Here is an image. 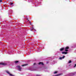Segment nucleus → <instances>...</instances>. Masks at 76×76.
Wrapping results in <instances>:
<instances>
[{
    "mask_svg": "<svg viewBox=\"0 0 76 76\" xmlns=\"http://www.w3.org/2000/svg\"><path fill=\"white\" fill-rule=\"evenodd\" d=\"M10 4L11 5H12V4H13V3H11Z\"/></svg>",
    "mask_w": 76,
    "mask_h": 76,
    "instance_id": "nucleus-18",
    "label": "nucleus"
},
{
    "mask_svg": "<svg viewBox=\"0 0 76 76\" xmlns=\"http://www.w3.org/2000/svg\"><path fill=\"white\" fill-rule=\"evenodd\" d=\"M65 51H68V50H67V49H66L65 50Z\"/></svg>",
    "mask_w": 76,
    "mask_h": 76,
    "instance_id": "nucleus-13",
    "label": "nucleus"
},
{
    "mask_svg": "<svg viewBox=\"0 0 76 76\" xmlns=\"http://www.w3.org/2000/svg\"><path fill=\"white\" fill-rule=\"evenodd\" d=\"M2 1V0H0V2H1Z\"/></svg>",
    "mask_w": 76,
    "mask_h": 76,
    "instance_id": "nucleus-19",
    "label": "nucleus"
},
{
    "mask_svg": "<svg viewBox=\"0 0 76 76\" xmlns=\"http://www.w3.org/2000/svg\"><path fill=\"white\" fill-rule=\"evenodd\" d=\"M34 31H36V30H35V29H34Z\"/></svg>",
    "mask_w": 76,
    "mask_h": 76,
    "instance_id": "nucleus-22",
    "label": "nucleus"
},
{
    "mask_svg": "<svg viewBox=\"0 0 76 76\" xmlns=\"http://www.w3.org/2000/svg\"><path fill=\"white\" fill-rule=\"evenodd\" d=\"M29 23H30V25H31V22H29Z\"/></svg>",
    "mask_w": 76,
    "mask_h": 76,
    "instance_id": "nucleus-20",
    "label": "nucleus"
},
{
    "mask_svg": "<svg viewBox=\"0 0 76 76\" xmlns=\"http://www.w3.org/2000/svg\"><path fill=\"white\" fill-rule=\"evenodd\" d=\"M72 73H71V75H72Z\"/></svg>",
    "mask_w": 76,
    "mask_h": 76,
    "instance_id": "nucleus-23",
    "label": "nucleus"
},
{
    "mask_svg": "<svg viewBox=\"0 0 76 76\" xmlns=\"http://www.w3.org/2000/svg\"><path fill=\"white\" fill-rule=\"evenodd\" d=\"M26 64H24L22 65V66H26Z\"/></svg>",
    "mask_w": 76,
    "mask_h": 76,
    "instance_id": "nucleus-11",
    "label": "nucleus"
},
{
    "mask_svg": "<svg viewBox=\"0 0 76 76\" xmlns=\"http://www.w3.org/2000/svg\"><path fill=\"white\" fill-rule=\"evenodd\" d=\"M57 73V71H55V72H54V74H56V73Z\"/></svg>",
    "mask_w": 76,
    "mask_h": 76,
    "instance_id": "nucleus-8",
    "label": "nucleus"
},
{
    "mask_svg": "<svg viewBox=\"0 0 76 76\" xmlns=\"http://www.w3.org/2000/svg\"><path fill=\"white\" fill-rule=\"evenodd\" d=\"M40 75H36V76H40Z\"/></svg>",
    "mask_w": 76,
    "mask_h": 76,
    "instance_id": "nucleus-14",
    "label": "nucleus"
},
{
    "mask_svg": "<svg viewBox=\"0 0 76 76\" xmlns=\"http://www.w3.org/2000/svg\"><path fill=\"white\" fill-rule=\"evenodd\" d=\"M39 64H41V65H44V64L42 62H40L39 63Z\"/></svg>",
    "mask_w": 76,
    "mask_h": 76,
    "instance_id": "nucleus-5",
    "label": "nucleus"
},
{
    "mask_svg": "<svg viewBox=\"0 0 76 76\" xmlns=\"http://www.w3.org/2000/svg\"><path fill=\"white\" fill-rule=\"evenodd\" d=\"M65 57V56H63L62 57H61L59 58L60 60H61L62 59L64 58Z\"/></svg>",
    "mask_w": 76,
    "mask_h": 76,
    "instance_id": "nucleus-4",
    "label": "nucleus"
},
{
    "mask_svg": "<svg viewBox=\"0 0 76 76\" xmlns=\"http://www.w3.org/2000/svg\"><path fill=\"white\" fill-rule=\"evenodd\" d=\"M35 64H36V63H34V65H35Z\"/></svg>",
    "mask_w": 76,
    "mask_h": 76,
    "instance_id": "nucleus-21",
    "label": "nucleus"
},
{
    "mask_svg": "<svg viewBox=\"0 0 76 76\" xmlns=\"http://www.w3.org/2000/svg\"><path fill=\"white\" fill-rule=\"evenodd\" d=\"M15 63H18V61H15Z\"/></svg>",
    "mask_w": 76,
    "mask_h": 76,
    "instance_id": "nucleus-10",
    "label": "nucleus"
},
{
    "mask_svg": "<svg viewBox=\"0 0 76 76\" xmlns=\"http://www.w3.org/2000/svg\"><path fill=\"white\" fill-rule=\"evenodd\" d=\"M76 66V64H75V66L74 67H75Z\"/></svg>",
    "mask_w": 76,
    "mask_h": 76,
    "instance_id": "nucleus-16",
    "label": "nucleus"
},
{
    "mask_svg": "<svg viewBox=\"0 0 76 76\" xmlns=\"http://www.w3.org/2000/svg\"><path fill=\"white\" fill-rule=\"evenodd\" d=\"M17 68L19 69V71H21V69H22V68H21L20 66H17Z\"/></svg>",
    "mask_w": 76,
    "mask_h": 76,
    "instance_id": "nucleus-3",
    "label": "nucleus"
},
{
    "mask_svg": "<svg viewBox=\"0 0 76 76\" xmlns=\"http://www.w3.org/2000/svg\"><path fill=\"white\" fill-rule=\"evenodd\" d=\"M0 64H1L2 65H3V66H6L7 64L6 63H4L1 62L0 63Z\"/></svg>",
    "mask_w": 76,
    "mask_h": 76,
    "instance_id": "nucleus-2",
    "label": "nucleus"
},
{
    "mask_svg": "<svg viewBox=\"0 0 76 76\" xmlns=\"http://www.w3.org/2000/svg\"><path fill=\"white\" fill-rule=\"evenodd\" d=\"M65 49H69V47H67L65 48Z\"/></svg>",
    "mask_w": 76,
    "mask_h": 76,
    "instance_id": "nucleus-7",
    "label": "nucleus"
},
{
    "mask_svg": "<svg viewBox=\"0 0 76 76\" xmlns=\"http://www.w3.org/2000/svg\"><path fill=\"white\" fill-rule=\"evenodd\" d=\"M67 54V52H65V54Z\"/></svg>",
    "mask_w": 76,
    "mask_h": 76,
    "instance_id": "nucleus-12",
    "label": "nucleus"
},
{
    "mask_svg": "<svg viewBox=\"0 0 76 76\" xmlns=\"http://www.w3.org/2000/svg\"><path fill=\"white\" fill-rule=\"evenodd\" d=\"M34 29V28H33L32 29H30V31H31L32 30H33Z\"/></svg>",
    "mask_w": 76,
    "mask_h": 76,
    "instance_id": "nucleus-17",
    "label": "nucleus"
},
{
    "mask_svg": "<svg viewBox=\"0 0 76 76\" xmlns=\"http://www.w3.org/2000/svg\"><path fill=\"white\" fill-rule=\"evenodd\" d=\"M71 62H72V61H69V62H68V63H71Z\"/></svg>",
    "mask_w": 76,
    "mask_h": 76,
    "instance_id": "nucleus-9",
    "label": "nucleus"
},
{
    "mask_svg": "<svg viewBox=\"0 0 76 76\" xmlns=\"http://www.w3.org/2000/svg\"><path fill=\"white\" fill-rule=\"evenodd\" d=\"M65 52H62V54H65Z\"/></svg>",
    "mask_w": 76,
    "mask_h": 76,
    "instance_id": "nucleus-15",
    "label": "nucleus"
},
{
    "mask_svg": "<svg viewBox=\"0 0 76 76\" xmlns=\"http://www.w3.org/2000/svg\"><path fill=\"white\" fill-rule=\"evenodd\" d=\"M64 50V48H61L60 49V51H63Z\"/></svg>",
    "mask_w": 76,
    "mask_h": 76,
    "instance_id": "nucleus-6",
    "label": "nucleus"
},
{
    "mask_svg": "<svg viewBox=\"0 0 76 76\" xmlns=\"http://www.w3.org/2000/svg\"><path fill=\"white\" fill-rule=\"evenodd\" d=\"M6 73H8V74H9L10 75V76H14V75H13L12 74H10V72H9L7 71H6Z\"/></svg>",
    "mask_w": 76,
    "mask_h": 76,
    "instance_id": "nucleus-1",
    "label": "nucleus"
}]
</instances>
